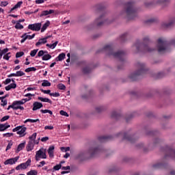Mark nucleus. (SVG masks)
Returning a JSON list of instances; mask_svg holds the SVG:
<instances>
[{
	"instance_id": "32",
	"label": "nucleus",
	"mask_w": 175,
	"mask_h": 175,
	"mask_svg": "<svg viewBox=\"0 0 175 175\" xmlns=\"http://www.w3.org/2000/svg\"><path fill=\"white\" fill-rule=\"evenodd\" d=\"M40 111L43 114H46V113H49V114H50L51 116H53V111H51V110H49V109H41Z\"/></svg>"
},
{
	"instance_id": "60",
	"label": "nucleus",
	"mask_w": 175,
	"mask_h": 175,
	"mask_svg": "<svg viewBox=\"0 0 175 175\" xmlns=\"http://www.w3.org/2000/svg\"><path fill=\"white\" fill-rule=\"evenodd\" d=\"M8 105V100H1V106H6Z\"/></svg>"
},
{
	"instance_id": "42",
	"label": "nucleus",
	"mask_w": 175,
	"mask_h": 175,
	"mask_svg": "<svg viewBox=\"0 0 175 175\" xmlns=\"http://www.w3.org/2000/svg\"><path fill=\"white\" fill-rule=\"evenodd\" d=\"M10 118V116H3L1 120V122H5V121H8V120Z\"/></svg>"
},
{
	"instance_id": "50",
	"label": "nucleus",
	"mask_w": 175,
	"mask_h": 175,
	"mask_svg": "<svg viewBox=\"0 0 175 175\" xmlns=\"http://www.w3.org/2000/svg\"><path fill=\"white\" fill-rule=\"evenodd\" d=\"M60 114L61 116H64L65 117H69V114H68V113H66V111H60Z\"/></svg>"
},
{
	"instance_id": "58",
	"label": "nucleus",
	"mask_w": 175,
	"mask_h": 175,
	"mask_svg": "<svg viewBox=\"0 0 175 175\" xmlns=\"http://www.w3.org/2000/svg\"><path fill=\"white\" fill-rule=\"evenodd\" d=\"M162 2H166V0H154L153 3H162Z\"/></svg>"
},
{
	"instance_id": "59",
	"label": "nucleus",
	"mask_w": 175,
	"mask_h": 175,
	"mask_svg": "<svg viewBox=\"0 0 175 175\" xmlns=\"http://www.w3.org/2000/svg\"><path fill=\"white\" fill-rule=\"evenodd\" d=\"M44 129L45 130L49 129V131H51V130L54 129V126H45Z\"/></svg>"
},
{
	"instance_id": "54",
	"label": "nucleus",
	"mask_w": 175,
	"mask_h": 175,
	"mask_svg": "<svg viewBox=\"0 0 175 175\" xmlns=\"http://www.w3.org/2000/svg\"><path fill=\"white\" fill-rule=\"evenodd\" d=\"M50 96H54L55 98H58V96H59V93L58 92L51 93Z\"/></svg>"
},
{
	"instance_id": "10",
	"label": "nucleus",
	"mask_w": 175,
	"mask_h": 175,
	"mask_svg": "<svg viewBox=\"0 0 175 175\" xmlns=\"http://www.w3.org/2000/svg\"><path fill=\"white\" fill-rule=\"evenodd\" d=\"M31 159H29L25 163H22L16 167V170H25L28 166H31Z\"/></svg>"
},
{
	"instance_id": "22",
	"label": "nucleus",
	"mask_w": 175,
	"mask_h": 175,
	"mask_svg": "<svg viewBox=\"0 0 175 175\" xmlns=\"http://www.w3.org/2000/svg\"><path fill=\"white\" fill-rule=\"evenodd\" d=\"M25 142H23V143L20 144L16 150V152H20V151H21V150H23V148H25Z\"/></svg>"
},
{
	"instance_id": "26",
	"label": "nucleus",
	"mask_w": 175,
	"mask_h": 175,
	"mask_svg": "<svg viewBox=\"0 0 175 175\" xmlns=\"http://www.w3.org/2000/svg\"><path fill=\"white\" fill-rule=\"evenodd\" d=\"M42 61H49V59H51V55L49 53H45L42 57Z\"/></svg>"
},
{
	"instance_id": "48",
	"label": "nucleus",
	"mask_w": 175,
	"mask_h": 175,
	"mask_svg": "<svg viewBox=\"0 0 175 175\" xmlns=\"http://www.w3.org/2000/svg\"><path fill=\"white\" fill-rule=\"evenodd\" d=\"M24 55V52H18L16 54V58H20V57H23Z\"/></svg>"
},
{
	"instance_id": "2",
	"label": "nucleus",
	"mask_w": 175,
	"mask_h": 175,
	"mask_svg": "<svg viewBox=\"0 0 175 175\" xmlns=\"http://www.w3.org/2000/svg\"><path fill=\"white\" fill-rule=\"evenodd\" d=\"M136 66L138 70L130 76V79H131V80H135V78L137 76H140V75L146 73V64H144V63L137 62L136 64Z\"/></svg>"
},
{
	"instance_id": "28",
	"label": "nucleus",
	"mask_w": 175,
	"mask_h": 175,
	"mask_svg": "<svg viewBox=\"0 0 175 175\" xmlns=\"http://www.w3.org/2000/svg\"><path fill=\"white\" fill-rule=\"evenodd\" d=\"M51 85V83H50L48 80H44L42 83V87H50Z\"/></svg>"
},
{
	"instance_id": "21",
	"label": "nucleus",
	"mask_w": 175,
	"mask_h": 175,
	"mask_svg": "<svg viewBox=\"0 0 175 175\" xmlns=\"http://www.w3.org/2000/svg\"><path fill=\"white\" fill-rule=\"evenodd\" d=\"M17 88V84L16 83H10V85H8V86H5V90L6 91H10V90L16 88Z\"/></svg>"
},
{
	"instance_id": "25",
	"label": "nucleus",
	"mask_w": 175,
	"mask_h": 175,
	"mask_svg": "<svg viewBox=\"0 0 175 175\" xmlns=\"http://www.w3.org/2000/svg\"><path fill=\"white\" fill-rule=\"evenodd\" d=\"M38 100H40L41 102H45L46 103H53V101L47 98H43V97H38Z\"/></svg>"
},
{
	"instance_id": "14",
	"label": "nucleus",
	"mask_w": 175,
	"mask_h": 175,
	"mask_svg": "<svg viewBox=\"0 0 175 175\" xmlns=\"http://www.w3.org/2000/svg\"><path fill=\"white\" fill-rule=\"evenodd\" d=\"M25 96H26L28 98H23L22 100H21V102L23 103V105H25V103H27V102H29V100H31V99H32V98H31V96H35V94L28 93V94H26L25 95Z\"/></svg>"
},
{
	"instance_id": "24",
	"label": "nucleus",
	"mask_w": 175,
	"mask_h": 175,
	"mask_svg": "<svg viewBox=\"0 0 175 175\" xmlns=\"http://www.w3.org/2000/svg\"><path fill=\"white\" fill-rule=\"evenodd\" d=\"M9 51V49L5 48L3 50H1L0 49V59H2V56L5 55V54H8V52Z\"/></svg>"
},
{
	"instance_id": "18",
	"label": "nucleus",
	"mask_w": 175,
	"mask_h": 175,
	"mask_svg": "<svg viewBox=\"0 0 175 175\" xmlns=\"http://www.w3.org/2000/svg\"><path fill=\"white\" fill-rule=\"evenodd\" d=\"M8 128H10V124L8 123L0 124V132H5Z\"/></svg>"
},
{
	"instance_id": "31",
	"label": "nucleus",
	"mask_w": 175,
	"mask_h": 175,
	"mask_svg": "<svg viewBox=\"0 0 175 175\" xmlns=\"http://www.w3.org/2000/svg\"><path fill=\"white\" fill-rule=\"evenodd\" d=\"M36 136H37V133H33L32 134V135L29 137V139H30V142H34V143H36L35 142V140H36Z\"/></svg>"
},
{
	"instance_id": "13",
	"label": "nucleus",
	"mask_w": 175,
	"mask_h": 175,
	"mask_svg": "<svg viewBox=\"0 0 175 175\" xmlns=\"http://www.w3.org/2000/svg\"><path fill=\"white\" fill-rule=\"evenodd\" d=\"M19 158L20 157H16L15 158L9 159L4 162V165H14Z\"/></svg>"
},
{
	"instance_id": "63",
	"label": "nucleus",
	"mask_w": 175,
	"mask_h": 175,
	"mask_svg": "<svg viewBox=\"0 0 175 175\" xmlns=\"http://www.w3.org/2000/svg\"><path fill=\"white\" fill-rule=\"evenodd\" d=\"M36 3H37L38 5H39L40 3H44V0H36Z\"/></svg>"
},
{
	"instance_id": "17",
	"label": "nucleus",
	"mask_w": 175,
	"mask_h": 175,
	"mask_svg": "<svg viewBox=\"0 0 175 175\" xmlns=\"http://www.w3.org/2000/svg\"><path fill=\"white\" fill-rule=\"evenodd\" d=\"M33 147H35V142L29 141L26 146L27 151H32L33 150Z\"/></svg>"
},
{
	"instance_id": "29",
	"label": "nucleus",
	"mask_w": 175,
	"mask_h": 175,
	"mask_svg": "<svg viewBox=\"0 0 175 175\" xmlns=\"http://www.w3.org/2000/svg\"><path fill=\"white\" fill-rule=\"evenodd\" d=\"M66 55L65 53H60L58 57L56 58L57 61H62L65 59Z\"/></svg>"
},
{
	"instance_id": "37",
	"label": "nucleus",
	"mask_w": 175,
	"mask_h": 175,
	"mask_svg": "<svg viewBox=\"0 0 175 175\" xmlns=\"http://www.w3.org/2000/svg\"><path fill=\"white\" fill-rule=\"evenodd\" d=\"M39 51V49H33L30 52L31 57H35L36 55V53Z\"/></svg>"
},
{
	"instance_id": "35",
	"label": "nucleus",
	"mask_w": 175,
	"mask_h": 175,
	"mask_svg": "<svg viewBox=\"0 0 175 175\" xmlns=\"http://www.w3.org/2000/svg\"><path fill=\"white\" fill-rule=\"evenodd\" d=\"M25 72L19 70V71H16V77H21V76H25Z\"/></svg>"
},
{
	"instance_id": "44",
	"label": "nucleus",
	"mask_w": 175,
	"mask_h": 175,
	"mask_svg": "<svg viewBox=\"0 0 175 175\" xmlns=\"http://www.w3.org/2000/svg\"><path fill=\"white\" fill-rule=\"evenodd\" d=\"M13 133H4L3 134V137H12V136H13Z\"/></svg>"
},
{
	"instance_id": "49",
	"label": "nucleus",
	"mask_w": 175,
	"mask_h": 175,
	"mask_svg": "<svg viewBox=\"0 0 175 175\" xmlns=\"http://www.w3.org/2000/svg\"><path fill=\"white\" fill-rule=\"evenodd\" d=\"M23 5V1H18L15 5L14 7L16 8V9H18V8H21V5Z\"/></svg>"
},
{
	"instance_id": "3",
	"label": "nucleus",
	"mask_w": 175,
	"mask_h": 175,
	"mask_svg": "<svg viewBox=\"0 0 175 175\" xmlns=\"http://www.w3.org/2000/svg\"><path fill=\"white\" fill-rule=\"evenodd\" d=\"M123 13L126 14L129 18H133V16H136V10L133 8V3H128L126 5L125 11H123L121 14Z\"/></svg>"
},
{
	"instance_id": "27",
	"label": "nucleus",
	"mask_w": 175,
	"mask_h": 175,
	"mask_svg": "<svg viewBox=\"0 0 175 175\" xmlns=\"http://www.w3.org/2000/svg\"><path fill=\"white\" fill-rule=\"evenodd\" d=\"M57 44H58V41H56L53 44H46V47H49V49H54L55 47H57Z\"/></svg>"
},
{
	"instance_id": "36",
	"label": "nucleus",
	"mask_w": 175,
	"mask_h": 175,
	"mask_svg": "<svg viewBox=\"0 0 175 175\" xmlns=\"http://www.w3.org/2000/svg\"><path fill=\"white\" fill-rule=\"evenodd\" d=\"M45 54H47V51L41 50L38 53V57H43Z\"/></svg>"
},
{
	"instance_id": "57",
	"label": "nucleus",
	"mask_w": 175,
	"mask_h": 175,
	"mask_svg": "<svg viewBox=\"0 0 175 175\" xmlns=\"http://www.w3.org/2000/svg\"><path fill=\"white\" fill-rule=\"evenodd\" d=\"M46 165V161H42L40 163V165H38V167H42V166H44Z\"/></svg>"
},
{
	"instance_id": "64",
	"label": "nucleus",
	"mask_w": 175,
	"mask_h": 175,
	"mask_svg": "<svg viewBox=\"0 0 175 175\" xmlns=\"http://www.w3.org/2000/svg\"><path fill=\"white\" fill-rule=\"evenodd\" d=\"M47 140H49V137H44L42 138H41V142H47Z\"/></svg>"
},
{
	"instance_id": "34",
	"label": "nucleus",
	"mask_w": 175,
	"mask_h": 175,
	"mask_svg": "<svg viewBox=\"0 0 175 175\" xmlns=\"http://www.w3.org/2000/svg\"><path fill=\"white\" fill-rule=\"evenodd\" d=\"M14 27L16 29H23L24 28V26L16 22V24L15 25Z\"/></svg>"
},
{
	"instance_id": "23",
	"label": "nucleus",
	"mask_w": 175,
	"mask_h": 175,
	"mask_svg": "<svg viewBox=\"0 0 175 175\" xmlns=\"http://www.w3.org/2000/svg\"><path fill=\"white\" fill-rule=\"evenodd\" d=\"M50 27V22L47 21L43 25L42 27L41 28V32H44L47 28Z\"/></svg>"
},
{
	"instance_id": "12",
	"label": "nucleus",
	"mask_w": 175,
	"mask_h": 175,
	"mask_svg": "<svg viewBox=\"0 0 175 175\" xmlns=\"http://www.w3.org/2000/svg\"><path fill=\"white\" fill-rule=\"evenodd\" d=\"M40 28H42V23H34L28 25V29H31V31H40Z\"/></svg>"
},
{
	"instance_id": "5",
	"label": "nucleus",
	"mask_w": 175,
	"mask_h": 175,
	"mask_svg": "<svg viewBox=\"0 0 175 175\" xmlns=\"http://www.w3.org/2000/svg\"><path fill=\"white\" fill-rule=\"evenodd\" d=\"M166 47H167V42L166 40L159 38L157 41V49L159 53H165V51H166Z\"/></svg>"
},
{
	"instance_id": "61",
	"label": "nucleus",
	"mask_w": 175,
	"mask_h": 175,
	"mask_svg": "<svg viewBox=\"0 0 175 175\" xmlns=\"http://www.w3.org/2000/svg\"><path fill=\"white\" fill-rule=\"evenodd\" d=\"M8 77H17V74L16 73H11L8 75Z\"/></svg>"
},
{
	"instance_id": "47",
	"label": "nucleus",
	"mask_w": 175,
	"mask_h": 175,
	"mask_svg": "<svg viewBox=\"0 0 175 175\" xmlns=\"http://www.w3.org/2000/svg\"><path fill=\"white\" fill-rule=\"evenodd\" d=\"M70 150V147H62L61 148V151H62L63 152H66L68 151H69Z\"/></svg>"
},
{
	"instance_id": "4",
	"label": "nucleus",
	"mask_w": 175,
	"mask_h": 175,
	"mask_svg": "<svg viewBox=\"0 0 175 175\" xmlns=\"http://www.w3.org/2000/svg\"><path fill=\"white\" fill-rule=\"evenodd\" d=\"M113 21L111 19L107 18L105 15H100L94 21V24L96 27H102V25L111 24Z\"/></svg>"
},
{
	"instance_id": "51",
	"label": "nucleus",
	"mask_w": 175,
	"mask_h": 175,
	"mask_svg": "<svg viewBox=\"0 0 175 175\" xmlns=\"http://www.w3.org/2000/svg\"><path fill=\"white\" fill-rule=\"evenodd\" d=\"M83 73H90V72H91V69L88 67H86L83 68Z\"/></svg>"
},
{
	"instance_id": "43",
	"label": "nucleus",
	"mask_w": 175,
	"mask_h": 175,
	"mask_svg": "<svg viewBox=\"0 0 175 175\" xmlns=\"http://www.w3.org/2000/svg\"><path fill=\"white\" fill-rule=\"evenodd\" d=\"M21 38H25L26 40L28 39L29 40H31L32 39V37H31V36H29V35H27L26 33H24V34L21 36Z\"/></svg>"
},
{
	"instance_id": "16",
	"label": "nucleus",
	"mask_w": 175,
	"mask_h": 175,
	"mask_svg": "<svg viewBox=\"0 0 175 175\" xmlns=\"http://www.w3.org/2000/svg\"><path fill=\"white\" fill-rule=\"evenodd\" d=\"M42 107H43V104H42V103L34 102L33 104L32 110L36 111V110H39V109H42Z\"/></svg>"
},
{
	"instance_id": "46",
	"label": "nucleus",
	"mask_w": 175,
	"mask_h": 175,
	"mask_svg": "<svg viewBox=\"0 0 175 175\" xmlns=\"http://www.w3.org/2000/svg\"><path fill=\"white\" fill-rule=\"evenodd\" d=\"M62 167V165L60 164H58L57 165H55L53 167V170H59V169H61Z\"/></svg>"
},
{
	"instance_id": "39",
	"label": "nucleus",
	"mask_w": 175,
	"mask_h": 175,
	"mask_svg": "<svg viewBox=\"0 0 175 175\" xmlns=\"http://www.w3.org/2000/svg\"><path fill=\"white\" fill-rule=\"evenodd\" d=\"M10 53H8L5 55H3V59H5L6 61H9L10 58Z\"/></svg>"
},
{
	"instance_id": "41",
	"label": "nucleus",
	"mask_w": 175,
	"mask_h": 175,
	"mask_svg": "<svg viewBox=\"0 0 175 175\" xmlns=\"http://www.w3.org/2000/svg\"><path fill=\"white\" fill-rule=\"evenodd\" d=\"M8 5H9V2H8V1H1L0 2V6H1L2 8H5V6H8Z\"/></svg>"
},
{
	"instance_id": "30",
	"label": "nucleus",
	"mask_w": 175,
	"mask_h": 175,
	"mask_svg": "<svg viewBox=\"0 0 175 175\" xmlns=\"http://www.w3.org/2000/svg\"><path fill=\"white\" fill-rule=\"evenodd\" d=\"M25 72H26V73H29V72H36V68L35 67L27 68L25 70Z\"/></svg>"
},
{
	"instance_id": "52",
	"label": "nucleus",
	"mask_w": 175,
	"mask_h": 175,
	"mask_svg": "<svg viewBox=\"0 0 175 175\" xmlns=\"http://www.w3.org/2000/svg\"><path fill=\"white\" fill-rule=\"evenodd\" d=\"M40 91L42 92L43 94H48L49 95H50V94H51V90H44L43 89H41Z\"/></svg>"
},
{
	"instance_id": "20",
	"label": "nucleus",
	"mask_w": 175,
	"mask_h": 175,
	"mask_svg": "<svg viewBox=\"0 0 175 175\" xmlns=\"http://www.w3.org/2000/svg\"><path fill=\"white\" fill-rule=\"evenodd\" d=\"M54 146H51L48 149V154L51 158H54Z\"/></svg>"
},
{
	"instance_id": "33",
	"label": "nucleus",
	"mask_w": 175,
	"mask_h": 175,
	"mask_svg": "<svg viewBox=\"0 0 175 175\" xmlns=\"http://www.w3.org/2000/svg\"><path fill=\"white\" fill-rule=\"evenodd\" d=\"M107 139H109V137H106V136H101L98 138L99 142H105L107 140Z\"/></svg>"
},
{
	"instance_id": "56",
	"label": "nucleus",
	"mask_w": 175,
	"mask_h": 175,
	"mask_svg": "<svg viewBox=\"0 0 175 175\" xmlns=\"http://www.w3.org/2000/svg\"><path fill=\"white\" fill-rule=\"evenodd\" d=\"M11 82H12V79L8 78L5 79V81H4L3 83L5 85H7V84H10Z\"/></svg>"
},
{
	"instance_id": "8",
	"label": "nucleus",
	"mask_w": 175,
	"mask_h": 175,
	"mask_svg": "<svg viewBox=\"0 0 175 175\" xmlns=\"http://www.w3.org/2000/svg\"><path fill=\"white\" fill-rule=\"evenodd\" d=\"M36 161H39L40 159H46L47 155L46 154V150L41 148L39 150L36 152Z\"/></svg>"
},
{
	"instance_id": "1",
	"label": "nucleus",
	"mask_w": 175,
	"mask_h": 175,
	"mask_svg": "<svg viewBox=\"0 0 175 175\" xmlns=\"http://www.w3.org/2000/svg\"><path fill=\"white\" fill-rule=\"evenodd\" d=\"M90 154L91 157H95V155H98V154H100L101 152H103V149L100 146L95 147L92 146L88 152L85 150L81 151L78 154L76 155L77 159H80V158H83L85 154Z\"/></svg>"
},
{
	"instance_id": "9",
	"label": "nucleus",
	"mask_w": 175,
	"mask_h": 175,
	"mask_svg": "<svg viewBox=\"0 0 175 175\" xmlns=\"http://www.w3.org/2000/svg\"><path fill=\"white\" fill-rule=\"evenodd\" d=\"M134 47L137 49V51H142L141 49H144V51L150 53V51H152L154 49H150V46L148 45H144L143 44H135Z\"/></svg>"
},
{
	"instance_id": "38",
	"label": "nucleus",
	"mask_w": 175,
	"mask_h": 175,
	"mask_svg": "<svg viewBox=\"0 0 175 175\" xmlns=\"http://www.w3.org/2000/svg\"><path fill=\"white\" fill-rule=\"evenodd\" d=\"M27 175H38V171L36 170H30L27 173Z\"/></svg>"
},
{
	"instance_id": "40",
	"label": "nucleus",
	"mask_w": 175,
	"mask_h": 175,
	"mask_svg": "<svg viewBox=\"0 0 175 175\" xmlns=\"http://www.w3.org/2000/svg\"><path fill=\"white\" fill-rule=\"evenodd\" d=\"M105 110V107H96V111L97 113H100V111H103Z\"/></svg>"
},
{
	"instance_id": "55",
	"label": "nucleus",
	"mask_w": 175,
	"mask_h": 175,
	"mask_svg": "<svg viewBox=\"0 0 175 175\" xmlns=\"http://www.w3.org/2000/svg\"><path fill=\"white\" fill-rule=\"evenodd\" d=\"M170 157L171 158H175V150H172L170 151Z\"/></svg>"
},
{
	"instance_id": "6",
	"label": "nucleus",
	"mask_w": 175,
	"mask_h": 175,
	"mask_svg": "<svg viewBox=\"0 0 175 175\" xmlns=\"http://www.w3.org/2000/svg\"><path fill=\"white\" fill-rule=\"evenodd\" d=\"M104 49L106 51H109V55H113L116 58H121L125 55L124 51H118L116 53H113V48L110 45L105 46Z\"/></svg>"
},
{
	"instance_id": "19",
	"label": "nucleus",
	"mask_w": 175,
	"mask_h": 175,
	"mask_svg": "<svg viewBox=\"0 0 175 175\" xmlns=\"http://www.w3.org/2000/svg\"><path fill=\"white\" fill-rule=\"evenodd\" d=\"M54 10H44L41 12L40 17H44V16H49V14H53Z\"/></svg>"
},
{
	"instance_id": "15",
	"label": "nucleus",
	"mask_w": 175,
	"mask_h": 175,
	"mask_svg": "<svg viewBox=\"0 0 175 175\" xmlns=\"http://www.w3.org/2000/svg\"><path fill=\"white\" fill-rule=\"evenodd\" d=\"M49 38H51V36H49L44 38H41L38 40V42H36V46H40V44H46V43H47V39H49Z\"/></svg>"
},
{
	"instance_id": "62",
	"label": "nucleus",
	"mask_w": 175,
	"mask_h": 175,
	"mask_svg": "<svg viewBox=\"0 0 175 175\" xmlns=\"http://www.w3.org/2000/svg\"><path fill=\"white\" fill-rule=\"evenodd\" d=\"M62 170H70V166H66V167H62Z\"/></svg>"
},
{
	"instance_id": "45",
	"label": "nucleus",
	"mask_w": 175,
	"mask_h": 175,
	"mask_svg": "<svg viewBox=\"0 0 175 175\" xmlns=\"http://www.w3.org/2000/svg\"><path fill=\"white\" fill-rule=\"evenodd\" d=\"M172 24H173L172 23H162V27L163 28H167V27H170V25H172Z\"/></svg>"
},
{
	"instance_id": "7",
	"label": "nucleus",
	"mask_w": 175,
	"mask_h": 175,
	"mask_svg": "<svg viewBox=\"0 0 175 175\" xmlns=\"http://www.w3.org/2000/svg\"><path fill=\"white\" fill-rule=\"evenodd\" d=\"M12 132H16L19 137H24L27 135V127L24 126H18L12 129Z\"/></svg>"
},
{
	"instance_id": "53",
	"label": "nucleus",
	"mask_w": 175,
	"mask_h": 175,
	"mask_svg": "<svg viewBox=\"0 0 175 175\" xmlns=\"http://www.w3.org/2000/svg\"><path fill=\"white\" fill-rule=\"evenodd\" d=\"M58 88L59 90H65L66 87L65 86V85L60 83L58 85Z\"/></svg>"
},
{
	"instance_id": "11",
	"label": "nucleus",
	"mask_w": 175,
	"mask_h": 175,
	"mask_svg": "<svg viewBox=\"0 0 175 175\" xmlns=\"http://www.w3.org/2000/svg\"><path fill=\"white\" fill-rule=\"evenodd\" d=\"M23 105L21 100H15L11 105V107H12L13 110H24Z\"/></svg>"
}]
</instances>
